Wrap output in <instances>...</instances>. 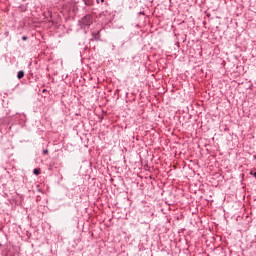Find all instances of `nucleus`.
Returning a JSON list of instances; mask_svg holds the SVG:
<instances>
[{"label": "nucleus", "mask_w": 256, "mask_h": 256, "mask_svg": "<svg viewBox=\"0 0 256 256\" xmlns=\"http://www.w3.org/2000/svg\"><path fill=\"white\" fill-rule=\"evenodd\" d=\"M93 21H94L93 15L87 14L84 17H82L81 20L78 21V23L82 29H89V27L93 25Z\"/></svg>", "instance_id": "1"}, {"label": "nucleus", "mask_w": 256, "mask_h": 256, "mask_svg": "<svg viewBox=\"0 0 256 256\" xmlns=\"http://www.w3.org/2000/svg\"><path fill=\"white\" fill-rule=\"evenodd\" d=\"M101 39V32H92V41H99Z\"/></svg>", "instance_id": "2"}, {"label": "nucleus", "mask_w": 256, "mask_h": 256, "mask_svg": "<svg viewBox=\"0 0 256 256\" xmlns=\"http://www.w3.org/2000/svg\"><path fill=\"white\" fill-rule=\"evenodd\" d=\"M84 5H86L87 7H91V5H93L95 3V0H82Z\"/></svg>", "instance_id": "3"}, {"label": "nucleus", "mask_w": 256, "mask_h": 256, "mask_svg": "<svg viewBox=\"0 0 256 256\" xmlns=\"http://www.w3.org/2000/svg\"><path fill=\"white\" fill-rule=\"evenodd\" d=\"M25 77V72L23 70L18 71L17 79H23Z\"/></svg>", "instance_id": "4"}, {"label": "nucleus", "mask_w": 256, "mask_h": 256, "mask_svg": "<svg viewBox=\"0 0 256 256\" xmlns=\"http://www.w3.org/2000/svg\"><path fill=\"white\" fill-rule=\"evenodd\" d=\"M33 174H34V175H41V169L35 168V169L33 170Z\"/></svg>", "instance_id": "5"}, {"label": "nucleus", "mask_w": 256, "mask_h": 256, "mask_svg": "<svg viewBox=\"0 0 256 256\" xmlns=\"http://www.w3.org/2000/svg\"><path fill=\"white\" fill-rule=\"evenodd\" d=\"M47 153H49V150L44 149V150H43V155H47Z\"/></svg>", "instance_id": "6"}, {"label": "nucleus", "mask_w": 256, "mask_h": 256, "mask_svg": "<svg viewBox=\"0 0 256 256\" xmlns=\"http://www.w3.org/2000/svg\"><path fill=\"white\" fill-rule=\"evenodd\" d=\"M96 3H105V0H96Z\"/></svg>", "instance_id": "7"}, {"label": "nucleus", "mask_w": 256, "mask_h": 256, "mask_svg": "<svg viewBox=\"0 0 256 256\" xmlns=\"http://www.w3.org/2000/svg\"><path fill=\"white\" fill-rule=\"evenodd\" d=\"M22 41H27V36H23Z\"/></svg>", "instance_id": "8"}, {"label": "nucleus", "mask_w": 256, "mask_h": 256, "mask_svg": "<svg viewBox=\"0 0 256 256\" xmlns=\"http://www.w3.org/2000/svg\"><path fill=\"white\" fill-rule=\"evenodd\" d=\"M250 175H253L255 177V179H256V172H254V173L251 172Z\"/></svg>", "instance_id": "9"}, {"label": "nucleus", "mask_w": 256, "mask_h": 256, "mask_svg": "<svg viewBox=\"0 0 256 256\" xmlns=\"http://www.w3.org/2000/svg\"><path fill=\"white\" fill-rule=\"evenodd\" d=\"M112 51H115V44H112Z\"/></svg>", "instance_id": "10"}, {"label": "nucleus", "mask_w": 256, "mask_h": 256, "mask_svg": "<svg viewBox=\"0 0 256 256\" xmlns=\"http://www.w3.org/2000/svg\"><path fill=\"white\" fill-rule=\"evenodd\" d=\"M45 91H47V90L44 89V90H43V93H45Z\"/></svg>", "instance_id": "11"}]
</instances>
